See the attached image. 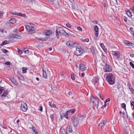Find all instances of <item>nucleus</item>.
<instances>
[{
    "label": "nucleus",
    "mask_w": 134,
    "mask_h": 134,
    "mask_svg": "<svg viewBox=\"0 0 134 134\" xmlns=\"http://www.w3.org/2000/svg\"><path fill=\"white\" fill-rule=\"evenodd\" d=\"M107 80L110 85H113L115 82V79L111 73H109L107 75Z\"/></svg>",
    "instance_id": "nucleus-1"
},
{
    "label": "nucleus",
    "mask_w": 134,
    "mask_h": 134,
    "mask_svg": "<svg viewBox=\"0 0 134 134\" xmlns=\"http://www.w3.org/2000/svg\"><path fill=\"white\" fill-rule=\"evenodd\" d=\"M90 99L94 107L97 108L99 106V100L98 98H94L93 96H91Z\"/></svg>",
    "instance_id": "nucleus-2"
},
{
    "label": "nucleus",
    "mask_w": 134,
    "mask_h": 134,
    "mask_svg": "<svg viewBox=\"0 0 134 134\" xmlns=\"http://www.w3.org/2000/svg\"><path fill=\"white\" fill-rule=\"evenodd\" d=\"M81 118L79 117L76 118L74 116H72L71 118L72 121L73 125L75 126H76L79 123V120Z\"/></svg>",
    "instance_id": "nucleus-3"
},
{
    "label": "nucleus",
    "mask_w": 134,
    "mask_h": 134,
    "mask_svg": "<svg viewBox=\"0 0 134 134\" xmlns=\"http://www.w3.org/2000/svg\"><path fill=\"white\" fill-rule=\"evenodd\" d=\"M21 37V36L20 35L13 34L10 35V37L8 38V40L9 41L11 42H13L14 41L12 40V38H20Z\"/></svg>",
    "instance_id": "nucleus-4"
},
{
    "label": "nucleus",
    "mask_w": 134,
    "mask_h": 134,
    "mask_svg": "<svg viewBox=\"0 0 134 134\" xmlns=\"http://www.w3.org/2000/svg\"><path fill=\"white\" fill-rule=\"evenodd\" d=\"M75 111V109H72L70 110H69L67 111L65 113V114H63V116H64L65 118L67 119H68L69 117L68 116V115L70 113L72 114H74Z\"/></svg>",
    "instance_id": "nucleus-5"
},
{
    "label": "nucleus",
    "mask_w": 134,
    "mask_h": 134,
    "mask_svg": "<svg viewBox=\"0 0 134 134\" xmlns=\"http://www.w3.org/2000/svg\"><path fill=\"white\" fill-rule=\"evenodd\" d=\"M56 32H57L59 33L62 35H63L64 33H65L67 35H68V34L65 31L64 29L59 27H57L56 29Z\"/></svg>",
    "instance_id": "nucleus-6"
},
{
    "label": "nucleus",
    "mask_w": 134,
    "mask_h": 134,
    "mask_svg": "<svg viewBox=\"0 0 134 134\" xmlns=\"http://www.w3.org/2000/svg\"><path fill=\"white\" fill-rule=\"evenodd\" d=\"M83 49L81 48H76L75 52V54L77 56L81 55L83 52Z\"/></svg>",
    "instance_id": "nucleus-7"
},
{
    "label": "nucleus",
    "mask_w": 134,
    "mask_h": 134,
    "mask_svg": "<svg viewBox=\"0 0 134 134\" xmlns=\"http://www.w3.org/2000/svg\"><path fill=\"white\" fill-rule=\"evenodd\" d=\"M21 110L23 111H26L27 109V107L26 104L24 102H23L21 104Z\"/></svg>",
    "instance_id": "nucleus-8"
},
{
    "label": "nucleus",
    "mask_w": 134,
    "mask_h": 134,
    "mask_svg": "<svg viewBox=\"0 0 134 134\" xmlns=\"http://www.w3.org/2000/svg\"><path fill=\"white\" fill-rule=\"evenodd\" d=\"M1 96L3 99H8L10 97L8 94V92L6 90L4 91Z\"/></svg>",
    "instance_id": "nucleus-9"
},
{
    "label": "nucleus",
    "mask_w": 134,
    "mask_h": 134,
    "mask_svg": "<svg viewBox=\"0 0 134 134\" xmlns=\"http://www.w3.org/2000/svg\"><path fill=\"white\" fill-rule=\"evenodd\" d=\"M103 122L100 123L98 125V127L99 128L102 129L104 127L106 123V121L105 119H104L102 120Z\"/></svg>",
    "instance_id": "nucleus-10"
},
{
    "label": "nucleus",
    "mask_w": 134,
    "mask_h": 134,
    "mask_svg": "<svg viewBox=\"0 0 134 134\" xmlns=\"http://www.w3.org/2000/svg\"><path fill=\"white\" fill-rule=\"evenodd\" d=\"M105 72H109L112 70L111 66L109 65H106L104 68Z\"/></svg>",
    "instance_id": "nucleus-11"
},
{
    "label": "nucleus",
    "mask_w": 134,
    "mask_h": 134,
    "mask_svg": "<svg viewBox=\"0 0 134 134\" xmlns=\"http://www.w3.org/2000/svg\"><path fill=\"white\" fill-rule=\"evenodd\" d=\"M42 69L43 72V77L44 78L46 79L47 77V75L46 73V68L43 67Z\"/></svg>",
    "instance_id": "nucleus-12"
},
{
    "label": "nucleus",
    "mask_w": 134,
    "mask_h": 134,
    "mask_svg": "<svg viewBox=\"0 0 134 134\" xmlns=\"http://www.w3.org/2000/svg\"><path fill=\"white\" fill-rule=\"evenodd\" d=\"M112 54L116 57L118 59L120 57V53L117 51H112Z\"/></svg>",
    "instance_id": "nucleus-13"
},
{
    "label": "nucleus",
    "mask_w": 134,
    "mask_h": 134,
    "mask_svg": "<svg viewBox=\"0 0 134 134\" xmlns=\"http://www.w3.org/2000/svg\"><path fill=\"white\" fill-rule=\"evenodd\" d=\"M80 71H83L86 70V68L83 64H81L80 65Z\"/></svg>",
    "instance_id": "nucleus-14"
},
{
    "label": "nucleus",
    "mask_w": 134,
    "mask_h": 134,
    "mask_svg": "<svg viewBox=\"0 0 134 134\" xmlns=\"http://www.w3.org/2000/svg\"><path fill=\"white\" fill-rule=\"evenodd\" d=\"M12 14L18 16H20L23 17H25L26 16V15L25 14H22L20 13H17V12H12Z\"/></svg>",
    "instance_id": "nucleus-15"
},
{
    "label": "nucleus",
    "mask_w": 134,
    "mask_h": 134,
    "mask_svg": "<svg viewBox=\"0 0 134 134\" xmlns=\"http://www.w3.org/2000/svg\"><path fill=\"white\" fill-rule=\"evenodd\" d=\"M75 44V43L74 42L71 41H68L66 42V45L69 47H72Z\"/></svg>",
    "instance_id": "nucleus-16"
},
{
    "label": "nucleus",
    "mask_w": 134,
    "mask_h": 134,
    "mask_svg": "<svg viewBox=\"0 0 134 134\" xmlns=\"http://www.w3.org/2000/svg\"><path fill=\"white\" fill-rule=\"evenodd\" d=\"M66 133H69L72 131V128L71 126L69 125L66 128Z\"/></svg>",
    "instance_id": "nucleus-17"
},
{
    "label": "nucleus",
    "mask_w": 134,
    "mask_h": 134,
    "mask_svg": "<svg viewBox=\"0 0 134 134\" xmlns=\"http://www.w3.org/2000/svg\"><path fill=\"white\" fill-rule=\"evenodd\" d=\"M124 43L126 45H127L128 46H133V44L132 43L127 41V40L124 41Z\"/></svg>",
    "instance_id": "nucleus-18"
},
{
    "label": "nucleus",
    "mask_w": 134,
    "mask_h": 134,
    "mask_svg": "<svg viewBox=\"0 0 134 134\" xmlns=\"http://www.w3.org/2000/svg\"><path fill=\"white\" fill-rule=\"evenodd\" d=\"M52 34V32L51 30H46L44 31V34L47 36H50Z\"/></svg>",
    "instance_id": "nucleus-19"
},
{
    "label": "nucleus",
    "mask_w": 134,
    "mask_h": 134,
    "mask_svg": "<svg viewBox=\"0 0 134 134\" xmlns=\"http://www.w3.org/2000/svg\"><path fill=\"white\" fill-rule=\"evenodd\" d=\"M99 80L97 77H94L92 80V81L94 85L96 83L98 82Z\"/></svg>",
    "instance_id": "nucleus-20"
},
{
    "label": "nucleus",
    "mask_w": 134,
    "mask_h": 134,
    "mask_svg": "<svg viewBox=\"0 0 134 134\" xmlns=\"http://www.w3.org/2000/svg\"><path fill=\"white\" fill-rule=\"evenodd\" d=\"M16 19L15 18L11 19L9 21V24H14L16 22Z\"/></svg>",
    "instance_id": "nucleus-21"
},
{
    "label": "nucleus",
    "mask_w": 134,
    "mask_h": 134,
    "mask_svg": "<svg viewBox=\"0 0 134 134\" xmlns=\"http://www.w3.org/2000/svg\"><path fill=\"white\" fill-rule=\"evenodd\" d=\"M95 49L93 46H92L90 48V50L93 55L94 54L96 53V50Z\"/></svg>",
    "instance_id": "nucleus-22"
},
{
    "label": "nucleus",
    "mask_w": 134,
    "mask_h": 134,
    "mask_svg": "<svg viewBox=\"0 0 134 134\" xmlns=\"http://www.w3.org/2000/svg\"><path fill=\"white\" fill-rule=\"evenodd\" d=\"M37 38L39 40L43 41H46L48 39V38L47 37H45L38 38Z\"/></svg>",
    "instance_id": "nucleus-23"
},
{
    "label": "nucleus",
    "mask_w": 134,
    "mask_h": 134,
    "mask_svg": "<svg viewBox=\"0 0 134 134\" xmlns=\"http://www.w3.org/2000/svg\"><path fill=\"white\" fill-rule=\"evenodd\" d=\"M11 81L12 83L14 84L17 86L18 85L17 82L16 81V80L14 78H12L11 79Z\"/></svg>",
    "instance_id": "nucleus-24"
},
{
    "label": "nucleus",
    "mask_w": 134,
    "mask_h": 134,
    "mask_svg": "<svg viewBox=\"0 0 134 134\" xmlns=\"http://www.w3.org/2000/svg\"><path fill=\"white\" fill-rule=\"evenodd\" d=\"M126 13L129 17H131L132 16V13L129 10L126 11Z\"/></svg>",
    "instance_id": "nucleus-25"
},
{
    "label": "nucleus",
    "mask_w": 134,
    "mask_h": 134,
    "mask_svg": "<svg viewBox=\"0 0 134 134\" xmlns=\"http://www.w3.org/2000/svg\"><path fill=\"white\" fill-rule=\"evenodd\" d=\"M34 25L33 24H32V25H31L30 30V32H32L34 30L35 28H34Z\"/></svg>",
    "instance_id": "nucleus-26"
},
{
    "label": "nucleus",
    "mask_w": 134,
    "mask_h": 134,
    "mask_svg": "<svg viewBox=\"0 0 134 134\" xmlns=\"http://www.w3.org/2000/svg\"><path fill=\"white\" fill-rule=\"evenodd\" d=\"M9 43L8 41H3L2 42V43L1 44V46H3L4 44H8Z\"/></svg>",
    "instance_id": "nucleus-27"
},
{
    "label": "nucleus",
    "mask_w": 134,
    "mask_h": 134,
    "mask_svg": "<svg viewBox=\"0 0 134 134\" xmlns=\"http://www.w3.org/2000/svg\"><path fill=\"white\" fill-rule=\"evenodd\" d=\"M32 130H33L34 133H35V134H38V133L37 132V131L36 128L33 126L32 128Z\"/></svg>",
    "instance_id": "nucleus-28"
},
{
    "label": "nucleus",
    "mask_w": 134,
    "mask_h": 134,
    "mask_svg": "<svg viewBox=\"0 0 134 134\" xmlns=\"http://www.w3.org/2000/svg\"><path fill=\"white\" fill-rule=\"evenodd\" d=\"M18 77L20 79L23 81L24 80V78L23 76L19 75H18Z\"/></svg>",
    "instance_id": "nucleus-29"
},
{
    "label": "nucleus",
    "mask_w": 134,
    "mask_h": 134,
    "mask_svg": "<svg viewBox=\"0 0 134 134\" xmlns=\"http://www.w3.org/2000/svg\"><path fill=\"white\" fill-rule=\"evenodd\" d=\"M24 51L25 53L28 54L29 53V50L28 48H25L24 49Z\"/></svg>",
    "instance_id": "nucleus-30"
},
{
    "label": "nucleus",
    "mask_w": 134,
    "mask_h": 134,
    "mask_svg": "<svg viewBox=\"0 0 134 134\" xmlns=\"http://www.w3.org/2000/svg\"><path fill=\"white\" fill-rule=\"evenodd\" d=\"M64 111H63L60 112V117L61 119H62L63 117L64 116H63V114H64Z\"/></svg>",
    "instance_id": "nucleus-31"
},
{
    "label": "nucleus",
    "mask_w": 134,
    "mask_h": 134,
    "mask_svg": "<svg viewBox=\"0 0 134 134\" xmlns=\"http://www.w3.org/2000/svg\"><path fill=\"white\" fill-rule=\"evenodd\" d=\"M31 25H30V26L28 25H26V30L27 31H28L29 32H30V26Z\"/></svg>",
    "instance_id": "nucleus-32"
},
{
    "label": "nucleus",
    "mask_w": 134,
    "mask_h": 134,
    "mask_svg": "<svg viewBox=\"0 0 134 134\" xmlns=\"http://www.w3.org/2000/svg\"><path fill=\"white\" fill-rule=\"evenodd\" d=\"M27 69L26 68L23 67L22 68V72L23 74L26 73Z\"/></svg>",
    "instance_id": "nucleus-33"
},
{
    "label": "nucleus",
    "mask_w": 134,
    "mask_h": 134,
    "mask_svg": "<svg viewBox=\"0 0 134 134\" xmlns=\"http://www.w3.org/2000/svg\"><path fill=\"white\" fill-rule=\"evenodd\" d=\"M81 41L83 42H87L89 41V39L88 38H87L84 39H82Z\"/></svg>",
    "instance_id": "nucleus-34"
},
{
    "label": "nucleus",
    "mask_w": 134,
    "mask_h": 134,
    "mask_svg": "<svg viewBox=\"0 0 134 134\" xmlns=\"http://www.w3.org/2000/svg\"><path fill=\"white\" fill-rule=\"evenodd\" d=\"M121 107L122 108L124 109L125 110H126V105L124 103H123L121 104Z\"/></svg>",
    "instance_id": "nucleus-35"
},
{
    "label": "nucleus",
    "mask_w": 134,
    "mask_h": 134,
    "mask_svg": "<svg viewBox=\"0 0 134 134\" xmlns=\"http://www.w3.org/2000/svg\"><path fill=\"white\" fill-rule=\"evenodd\" d=\"M48 2L51 4H53L54 3V0H46Z\"/></svg>",
    "instance_id": "nucleus-36"
},
{
    "label": "nucleus",
    "mask_w": 134,
    "mask_h": 134,
    "mask_svg": "<svg viewBox=\"0 0 134 134\" xmlns=\"http://www.w3.org/2000/svg\"><path fill=\"white\" fill-rule=\"evenodd\" d=\"M132 108L134 110V102L132 101L131 103Z\"/></svg>",
    "instance_id": "nucleus-37"
},
{
    "label": "nucleus",
    "mask_w": 134,
    "mask_h": 134,
    "mask_svg": "<svg viewBox=\"0 0 134 134\" xmlns=\"http://www.w3.org/2000/svg\"><path fill=\"white\" fill-rule=\"evenodd\" d=\"M95 32L98 31V27L97 26H96L94 28Z\"/></svg>",
    "instance_id": "nucleus-38"
},
{
    "label": "nucleus",
    "mask_w": 134,
    "mask_h": 134,
    "mask_svg": "<svg viewBox=\"0 0 134 134\" xmlns=\"http://www.w3.org/2000/svg\"><path fill=\"white\" fill-rule=\"evenodd\" d=\"M66 26L70 28L71 27V25L70 24L68 23L66 24Z\"/></svg>",
    "instance_id": "nucleus-39"
},
{
    "label": "nucleus",
    "mask_w": 134,
    "mask_h": 134,
    "mask_svg": "<svg viewBox=\"0 0 134 134\" xmlns=\"http://www.w3.org/2000/svg\"><path fill=\"white\" fill-rule=\"evenodd\" d=\"M130 64L132 68H134V65L131 62H130Z\"/></svg>",
    "instance_id": "nucleus-40"
},
{
    "label": "nucleus",
    "mask_w": 134,
    "mask_h": 134,
    "mask_svg": "<svg viewBox=\"0 0 134 134\" xmlns=\"http://www.w3.org/2000/svg\"><path fill=\"white\" fill-rule=\"evenodd\" d=\"M71 78L73 80H74L75 79V78L74 74H71Z\"/></svg>",
    "instance_id": "nucleus-41"
},
{
    "label": "nucleus",
    "mask_w": 134,
    "mask_h": 134,
    "mask_svg": "<svg viewBox=\"0 0 134 134\" xmlns=\"http://www.w3.org/2000/svg\"><path fill=\"white\" fill-rule=\"evenodd\" d=\"M4 90V88L3 87H1L0 88V94L2 93Z\"/></svg>",
    "instance_id": "nucleus-42"
},
{
    "label": "nucleus",
    "mask_w": 134,
    "mask_h": 134,
    "mask_svg": "<svg viewBox=\"0 0 134 134\" xmlns=\"http://www.w3.org/2000/svg\"><path fill=\"white\" fill-rule=\"evenodd\" d=\"M2 51L4 53H7L8 51L7 50H6L5 49H2Z\"/></svg>",
    "instance_id": "nucleus-43"
},
{
    "label": "nucleus",
    "mask_w": 134,
    "mask_h": 134,
    "mask_svg": "<svg viewBox=\"0 0 134 134\" xmlns=\"http://www.w3.org/2000/svg\"><path fill=\"white\" fill-rule=\"evenodd\" d=\"M77 29L80 31H82V28L79 26H78L77 28Z\"/></svg>",
    "instance_id": "nucleus-44"
},
{
    "label": "nucleus",
    "mask_w": 134,
    "mask_h": 134,
    "mask_svg": "<svg viewBox=\"0 0 134 134\" xmlns=\"http://www.w3.org/2000/svg\"><path fill=\"white\" fill-rule=\"evenodd\" d=\"M72 7L73 9H76L75 4H72Z\"/></svg>",
    "instance_id": "nucleus-45"
},
{
    "label": "nucleus",
    "mask_w": 134,
    "mask_h": 134,
    "mask_svg": "<svg viewBox=\"0 0 134 134\" xmlns=\"http://www.w3.org/2000/svg\"><path fill=\"white\" fill-rule=\"evenodd\" d=\"M18 53L20 54H21L22 53V51L20 49H18Z\"/></svg>",
    "instance_id": "nucleus-46"
},
{
    "label": "nucleus",
    "mask_w": 134,
    "mask_h": 134,
    "mask_svg": "<svg viewBox=\"0 0 134 134\" xmlns=\"http://www.w3.org/2000/svg\"><path fill=\"white\" fill-rule=\"evenodd\" d=\"M100 46L103 49L104 48V46L103 43H101L100 44Z\"/></svg>",
    "instance_id": "nucleus-47"
},
{
    "label": "nucleus",
    "mask_w": 134,
    "mask_h": 134,
    "mask_svg": "<svg viewBox=\"0 0 134 134\" xmlns=\"http://www.w3.org/2000/svg\"><path fill=\"white\" fill-rule=\"evenodd\" d=\"M110 98H108L104 102L105 103H106L107 102H109L110 101Z\"/></svg>",
    "instance_id": "nucleus-48"
},
{
    "label": "nucleus",
    "mask_w": 134,
    "mask_h": 134,
    "mask_svg": "<svg viewBox=\"0 0 134 134\" xmlns=\"http://www.w3.org/2000/svg\"><path fill=\"white\" fill-rule=\"evenodd\" d=\"M51 107L52 108H56V105L54 104H53L52 105Z\"/></svg>",
    "instance_id": "nucleus-49"
},
{
    "label": "nucleus",
    "mask_w": 134,
    "mask_h": 134,
    "mask_svg": "<svg viewBox=\"0 0 134 134\" xmlns=\"http://www.w3.org/2000/svg\"><path fill=\"white\" fill-rule=\"evenodd\" d=\"M95 34L96 37H98V31L95 32Z\"/></svg>",
    "instance_id": "nucleus-50"
},
{
    "label": "nucleus",
    "mask_w": 134,
    "mask_h": 134,
    "mask_svg": "<svg viewBox=\"0 0 134 134\" xmlns=\"http://www.w3.org/2000/svg\"><path fill=\"white\" fill-rule=\"evenodd\" d=\"M65 74L64 72H62L60 73V75L61 76H63L65 75Z\"/></svg>",
    "instance_id": "nucleus-51"
},
{
    "label": "nucleus",
    "mask_w": 134,
    "mask_h": 134,
    "mask_svg": "<svg viewBox=\"0 0 134 134\" xmlns=\"http://www.w3.org/2000/svg\"><path fill=\"white\" fill-rule=\"evenodd\" d=\"M42 106H40L39 108V110L42 111Z\"/></svg>",
    "instance_id": "nucleus-52"
},
{
    "label": "nucleus",
    "mask_w": 134,
    "mask_h": 134,
    "mask_svg": "<svg viewBox=\"0 0 134 134\" xmlns=\"http://www.w3.org/2000/svg\"><path fill=\"white\" fill-rule=\"evenodd\" d=\"M56 32V36H57V38L58 39L59 38V35L58 32Z\"/></svg>",
    "instance_id": "nucleus-53"
},
{
    "label": "nucleus",
    "mask_w": 134,
    "mask_h": 134,
    "mask_svg": "<svg viewBox=\"0 0 134 134\" xmlns=\"http://www.w3.org/2000/svg\"><path fill=\"white\" fill-rule=\"evenodd\" d=\"M10 64V62H6L4 63L5 64L8 65H9Z\"/></svg>",
    "instance_id": "nucleus-54"
},
{
    "label": "nucleus",
    "mask_w": 134,
    "mask_h": 134,
    "mask_svg": "<svg viewBox=\"0 0 134 134\" xmlns=\"http://www.w3.org/2000/svg\"><path fill=\"white\" fill-rule=\"evenodd\" d=\"M121 86L119 84H118V85L117 86V88L118 90L119 89V88L121 87Z\"/></svg>",
    "instance_id": "nucleus-55"
},
{
    "label": "nucleus",
    "mask_w": 134,
    "mask_h": 134,
    "mask_svg": "<svg viewBox=\"0 0 134 134\" xmlns=\"http://www.w3.org/2000/svg\"><path fill=\"white\" fill-rule=\"evenodd\" d=\"M54 114H52L51 115V118L52 119H53L54 118Z\"/></svg>",
    "instance_id": "nucleus-56"
},
{
    "label": "nucleus",
    "mask_w": 134,
    "mask_h": 134,
    "mask_svg": "<svg viewBox=\"0 0 134 134\" xmlns=\"http://www.w3.org/2000/svg\"><path fill=\"white\" fill-rule=\"evenodd\" d=\"M133 28L132 27H131L130 28V31H131V32H132L134 31H133Z\"/></svg>",
    "instance_id": "nucleus-57"
},
{
    "label": "nucleus",
    "mask_w": 134,
    "mask_h": 134,
    "mask_svg": "<svg viewBox=\"0 0 134 134\" xmlns=\"http://www.w3.org/2000/svg\"><path fill=\"white\" fill-rule=\"evenodd\" d=\"M3 13L2 12H0V18H1L2 16Z\"/></svg>",
    "instance_id": "nucleus-58"
},
{
    "label": "nucleus",
    "mask_w": 134,
    "mask_h": 134,
    "mask_svg": "<svg viewBox=\"0 0 134 134\" xmlns=\"http://www.w3.org/2000/svg\"><path fill=\"white\" fill-rule=\"evenodd\" d=\"M124 20L126 22H127V18L126 17H124Z\"/></svg>",
    "instance_id": "nucleus-59"
},
{
    "label": "nucleus",
    "mask_w": 134,
    "mask_h": 134,
    "mask_svg": "<svg viewBox=\"0 0 134 134\" xmlns=\"http://www.w3.org/2000/svg\"><path fill=\"white\" fill-rule=\"evenodd\" d=\"M106 106H107L106 103H105L104 102V105L103 107H102V108H103V107H104V108H105L106 107Z\"/></svg>",
    "instance_id": "nucleus-60"
},
{
    "label": "nucleus",
    "mask_w": 134,
    "mask_h": 134,
    "mask_svg": "<svg viewBox=\"0 0 134 134\" xmlns=\"http://www.w3.org/2000/svg\"><path fill=\"white\" fill-rule=\"evenodd\" d=\"M133 13H134V7H133L131 9Z\"/></svg>",
    "instance_id": "nucleus-61"
},
{
    "label": "nucleus",
    "mask_w": 134,
    "mask_h": 134,
    "mask_svg": "<svg viewBox=\"0 0 134 134\" xmlns=\"http://www.w3.org/2000/svg\"><path fill=\"white\" fill-rule=\"evenodd\" d=\"M92 23L94 24L96 23L97 24L98 22L96 21H92Z\"/></svg>",
    "instance_id": "nucleus-62"
},
{
    "label": "nucleus",
    "mask_w": 134,
    "mask_h": 134,
    "mask_svg": "<svg viewBox=\"0 0 134 134\" xmlns=\"http://www.w3.org/2000/svg\"><path fill=\"white\" fill-rule=\"evenodd\" d=\"M129 88L130 89V90L131 91V92H132V90H133L131 86H129Z\"/></svg>",
    "instance_id": "nucleus-63"
},
{
    "label": "nucleus",
    "mask_w": 134,
    "mask_h": 134,
    "mask_svg": "<svg viewBox=\"0 0 134 134\" xmlns=\"http://www.w3.org/2000/svg\"><path fill=\"white\" fill-rule=\"evenodd\" d=\"M128 133L126 131H124V134H128Z\"/></svg>",
    "instance_id": "nucleus-64"
}]
</instances>
